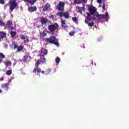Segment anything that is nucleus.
Here are the masks:
<instances>
[{"instance_id":"f257e3e1","label":"nucleus","mask_w":129,"mask_h":129,"mask_svg":"<svg viewBox=\"0 0 129 129\" xmlns=\"http://www.w3.org/2000/svg\"><path fill=\"white\" fill-rule=\"evenodd\" d=\"M44 40L47 43H50V44H53L56 46H59V42H58V39L56 38L54 36H50L49 38H45Z\"/></svg>"},{"instance_id":"f03ea898","label":"nucleus","mask_w":129,"mask_h":129,"mask_svg":"<svg viewBox=\"0 0 129 129\" xmlns=\"http://www.w3.org/2000/svg\"><path fill=\"white\" fill-rule=\"evenodd\" d=\"M59 29V24L57 23H54L53 24L48 25V30L50 33H54Z\"/></svg>"},{"instance_id":"7ed1b4c3","label":"nucleus","mask_w":129,"mask_h":129,"mask_svg":"<svg viewBox=\"0 0 129 129\" xmlns=\"http://www.w3.org/2000/svg\"><path fill=\"white\" fill-rule=\"evenodd\" d=\"M95 16H96L99 20L105 19L106 22H108V20H109V15H108V13L107 12L105 13V15H104V14L99 15L98 12H96V13L95 14Z\"/></svg>"},{"instance_id":"20e7f679","label":"nucleus","mask_w":129,"mask_h":129,"mask_svg":"<svg viewBox=\"0 0 129 129\" xmlns=\"http://www.w3.org/2000/svg\"><path fill=\"white\" fill-rule=\"evenodd\" d=\"M18 0H13V1H10L9 2V5H10V10L11 12H13L14 10L17 8L18 6V3H17Z\"/></svg>"},{"instance_id":"39448f33","label":"nucleus","mask_w":129,"mask_h":129,"mask_svg":"<svg viewBox=\"0 0 129 129\" xmlns=\"http://www.w3.org/2000/svg\"><path fill=\"white\" fill-rule=\"evenodd\" d=\"M56 16L59 17V19H62L63 17H64L65 19H69V16H70V14H69L68 12H60L56 13Z\"/></svg>"},{"instance_id":"423d86ee","label":"nucleus","mask_w":129,"mask_h":129,"mask_svg":"<svg viewBox=\"0 0 129 129\" xmlns=\"http://www.w3.org/2000/svg\"><path fill=\"white\" fill-rule=\"evenodd\" d=\"M39 66V62L35 63V68L33 70V73H34L36 75L40 76V73H41V69H40Z\"/></svg>"},{"instance_id":"0eeeda50","label":"nucleus","mask_w":129,"mask_h":129,"mask_svg":"<svg viewBox=\"0 0 129 129\" xmlns=\"http://www.w3.org/2000/svg\"><path fill=\"white\" fill-rule=\"evenodd\" d=\"M65 8V3L63 2H60L58 3L56 6V10L60 12H64Z\"/></svg>"},{"instance_id":"6e6552de","label":"nucleus","mask_w":129,"mask_h":129,"mask_svg":"<svg viewBox=\"0 0 129 129\" xmlns=\"http://www.w3.org/2000/svg\"><path fill=\"white\" fill-rule=\"evenodd\" d=\"M13 26V22L11 21H8L6 25L4 24V27L5 29H11V30H14V27Z\"/></svg>"},{"instance_id":"1a4fd4ad","label":"nucleus","mask_w":129,"mask_h":129,"mask_svg":"<svg viewBox=\"0 0 129 129\" xmlns=\"http://www.w3.org/2000/svg\"><path fill=\"white\" fill-rule=\"evenodd\" d=\"M12 46H14V50H16V49H17L18 52H21V51L23 50V49H24V47H23L22 46H19L15 42L12 43Z\"/></svg>"},{"instance_id":"9d476101","label":"nucleus","mask_w":129,"mask_h":129,"mask_svg":"<svg viewBox=\"0 0 129 129\" xmlns=\"http://www.w3.org/2000/svg\"><path fill=\"white\" fill-rule=\"evenodd\" d=\"M88 10L91 15H95L96 13V8L93 6H91L88 8Z\"/></svg>"},{"instance_id":"9b49d317","label":"nucleus","mask_w":129,"mask_h":129,"mask_svg":"<svg viewBox=\"0 0 129 129\" xmlns=\"http://www.w3.org/2000/svg\"><path fill=\"white\" fill-rule=\"evenodd\" d=\"M46 58L44 57V55L40 57L39 59H38L36 63H39V65H40V63H42V64H46Z\"/></svg>"},{"instance_id":"f8f14e48","label":"nucleus","mask_w":129,"mask_h":129,"mask_svg":"<svg viewBox=\"0 0 129 129\" xmlns=\"http://www.w3.org/2000/svg\"><path fill=\"white\" fill-rule=\"evenodd\" d=\"M50 8H51V5H50V3H46V4L43 8V12H48V10H49Z\"/></svg>"},{"instance_id":"ddd939ff","label":"nucleus","mask_w":129,"mask_h":129,"mask_svg":"<svg viewBox=\"0 0 129 129\" xmlns=\"http://www.w3.org/2000/svg\"><path fill=\"white\" fill-rule=\"evenodd\" d=\"M61 23V27L62 28H64V29H66L68 28L67 24H66V20H63L62 19H60Z\"/></svg>"},{"instance_id":"4468645a","label":"nucleus","mask_w":129,"mask_h":129,"mask_svg":"<svg viewBox=\"0 0 129 129\" xmlns=\"http://www.w3.org/2000/svg\"><path fill=\"white\" fill-rule=\"evenodd\" d=\"M43 51H45L44 53H43V55H47V54H48V50L44 49L43 47H41V49L39 51V56H42Z\"/></svg>"},{"instance_id":"2eb2a0df","label":"nucleus","mask_w":129,"mask_h":129,"mask_svg":"<svg viewBox=\"0 0 129 129\" xmlns=\"http://www.w3.org/2000/svg\"><path fill=\"white\" fill-rule=\"evenodd\" d=\"M28 12H29V13H33L34 12H36V11H37V7L36 6L29 7L28 9Z\"/></svg>"},{"instance_id":"dca6fc26","label":"nucleus","mask_w":129,"mask_h":129,"mask_svg":"<svg viewBox=\"0 0 129 129\" xmlns=\"http://www.w3.org/2000/svg\"><path fill=\"white\" fill-rule=\"evenodd\" d=\"M37 1L38 0H23L25 3H29V4H30L32 6H34Z\"/></svg>"},{"instance_id":"f3484780","label":"nucleus","mask_w":129,"mask_h":129,"mask_svg":"<svg viewBox=\"0 0 129 129\" xmlns=\"http://www.w3.org/2000/svg\"><path fill=\"white\" fill-rule=\"evenodd\" d=\"M9 86H10V83H7L6 84H3L1 87L2 88H5V90H9Z\"/></svg>"},{"instance_id":"a211bd4d","label":"nucleus","mask_w":129,"mask_h":129,"mask_svg":"<svg viewBox=\"0 0 129 129\" xmlns=\"http://www.w3.org/2000/svg\"><path fill=\"white\" fill-rule=\"evenodd\" d=\"M40 22L42 25H45L48 23V20L46 19V18L41 17L40 19Z\"/></svg>"},{"instance_id":"6ab92c4d","label":"nucleus","mask_w":129,"mask_h":129,"mask_svg":"<svg viewBox=\"0 0 129 129\" xmlns=\"http://www.w3.org/2000/svg\"><path fill=\"white\" fill-rule=\"evenodd\" d=\"M85 23L86 24H87L88 25L89 27H93L94 26V22H92L90 23H89V22L87 20H85Z\"/></svg>"},{"instance_id":"aec40b11","label":"nucleus","mask_w":129,"mask_h":129,"mask_svg":"<svg viewBox=\"0 0 129 129\" xmlns=\"http://www.w3.org/2000/svg\"><path fill=\"white\" fill-rule=\"evenodd\" d=\"M16 35H17V32H16V31H12L10 32V35H11V38H15V37H16Z\"/></svg>"},{"instance_id":"412c9836","label":"nucleus","mask_w":129,"mask_h":129,"mask_svg":"<svg viewBox=\"0 0 129 129\" xmlns=\"http://www.w3.org/2000/svg\"><path fill=\"white\" fill-rule=\"evenodd\" d=\"M4 64L7 66V67H8V66H11V65H12V62L10 60H7L6 61H4Z\"/></svg>"},{"instance_id":"4be33fe9","label":"nucleus","mask_w":129,"mask_h":129,"mask_svg":"<svg viewBox=\"0 0 129 129\" xmlns=\"http://www.w3.org/2000/svg\"><path fill=\"white\" fill-rule=\"evenodd\" d=\"M40 37H42V38H44V37H46L47 36V33L44 31L43 32H40Z\"/></svg>"},{"instance_id":"5701e85b","label":"nucleus","mask_w":129,"mask_h":129,"mask_svg":"<svg viewBox=\"0 0 129 129\" xmlns=\"http://www.w3.org/2000/svg\"><path fill=\"white\" fill-rule=\"evenodd\" d=\"M6 36H7V33L4 32H2L0 34V39H4V38H6Z\"/></svg>"},{"instance_id":"b1692460","label":"nucleus","mask_w":129,"mask_h":129,"mask_svg":"<svg viewBox=\"0 0 129 129\" xmlns=\"http://www.w3.org/2000/svg\"><path fill=\"white\" fill-rule=\"evenodd\" d=\"M74 4L75 5H80V4H82V0H75Z\"/></svg>"},{"instance_id":"393cba45","label":"nucleus","mask_w":129,"mask_h":129,"mask_svg":"<svg viewBox=\"0 0 129 129\" xmlns=\"http://www.w3.org/2000/svg\"><path fill=\"white\" fill-rule=\"evenodd\" d=\"M23 40L25 44H26V43H29V42H30V40H29V37H25V39H24Z\"/></svg>"},{"instance_id":"a878e982","label":"nucleus","mask_w":129,"mask_h":129,"mask_svg":"<svg viewBox=\"0 0 129 129\" xmlns=\"http://www.w3.org/2000/svg\"><path fill=\"white\" fill-rule=\"evenodd\" d=\"M12 73H13L12 70H9L6 72V75H8V76H10V75H12Z\"/></svg>"},{"instance_id":"bb28decb","label":"nucleus","mask_w":129,"mask_h":129,"mask_svg":"<svg viewBox=\"0 0 129 129\" xmlns=\"http://www.w3.org/2000/svg\"><path fill=\"white\" fill-rule=\"evenodd\" d=\"M51 70L50 69H48L45 71V75H48V74H50L51 73Z\"/></svg>"},{"instance_id":"cd10ccee","label":"nucleus","mask_w":129,"mask_h":129,"mask_svg":"<svg viewBox=\"0 0 129 129\" xmlns=\"http://www.w3.org/2000/svg\"><path fill=\"white\" fill-rule=\"evenodd\" d=\"M72 20L73 22H75V23H76V24H78V20H77V18L73 17L72 18Z\"/></svg>"},{"instance_id":"c85d7f7f","label":"nucleus","mask_w":129,"mask_h":129,"mask_svg":"<svg viewBox=\"0 0 129 129\" xmlns=\"http://www.w3.org/2000/svg\"><path fill=\"white\" fill-rule=\"evenodd\" d=\"M55 63L56 64H59V62H60V58H59V57H57L55 59Z\"/></svg>"},{"instance_id":"c756f323","label":"nucleus","mask_w":129,"mask_h":129,"mask_svg":"<svg viewBox=\"0 0 129 129\" xmlns=\"http://www.w3.org/2000/svg\"><path fill=\"white\" fill-rule=\"evenodd\" d=\"M4 26L5 23L2 19H0V27H4Z\"/></svg>"},{"instance_id":"7c9ffc66","label":"nucleus","mask_w":129,"mask_h":129,"mask_svg":"<svg viewBox=\"0 0 129 129\" xmlns=\"http://www.w3.org/2000/svg\"><path fill=\"white\" fill-rule=\"evenodd\" d=\"M28 58L29 56L27 55L24 56V62H27L28 61Z\"/></svg>"},{"instance_id":"2f4dec72","label":"nucleus","mask_w":129,"mask_h":129,"mask_svg":"<svg viewBox=\"0 0 129 129\" xmlns=\"http://www.w3.org/2000/svg\"><path fill=\"white\" fill-rule=\"evenodd\" d=\"M74 34H75V31H72L69 33V35L70 36H71V37H72V36H74Z\"/></svg>"},{"instance_id":"473e14b6","label":"nucleus","mask_w":129,"mask_h":129,"mask_svg":"<svg viewBox=\"0 0 129 129\" xmlns=\"http://www.w3.org/2000/svg\"><path fill=\"white\" fill-rule=\"evenodd\" d=\"M0 58H2L3 59L6 58V56L4 55V53L0 52Z\"/></svg>"},{"instance_id":"72a5a7b5","label":"nucleus","mask_w":129,"mask_h":129,"mask_svg":"<svg viewBox=\"0 0 129 129\" xmlns=\"http://www.w3.org/2000/svg\"><path fill=\"white\" fill-rule=\"evenodd\" d=\"M89 77L92 78L93 76H94V73H89Z\"/></svg>"},{"instance_id":"f704fd0d","label":"nucleus","mask_w":129,"mask_h":129,"mask_svg":"<svg viewBox=\"0 0 129 129\" xmlns=\"http://www.w3.org/2000/svg\"><path fill=\"white\" fill-rule=\"evenodd\" d=\"M20 38L22 40H24L26 38V36L23 34H21L20 35Z\"/></svg>"},{"instance_id":"c9c22d12","label":"nucleus","mask_w":129,"mask_h":129,"mask_svg":"<svg viewBox=\"0 0 129 129\" xmlns=\"http://www.w3.org/2000/svg\"><path fill=\"white\" fill-rule=\"evenodd\" d=\"M85 21H91V17H86V19L85 20Z\"/></svg>"},{"instance_id":"e433bc0d","label":"nucleus","mask_w":129,"mask_h":129,"mask_svg":"<svg viewBox=\"0 0 129 129\" xmlns=\"http://www.w3.org/2000/svg\"><path fill=\"white\" fill-rule=\"evenodd\" d=\"M88 0H82V4H86Z\"/></svg>"},{"instance_id":"4c0bfd02","label":"nucleus","mask_w":129,"mask_h":129,"mask_svg":"<svg viewBox=\"0 0 129 129\" xmlns=\"http://www.w3.org/2000/svg\"><path fill=\"white\" fill-rule=\"evenodd\" d=\"M77 8L79 10V12H82V7H77Z\"/></svg>"},{"instance_id":"58836bf2","label":"nucleus","mask_w":129,"mask_h":129,"mask_svg":"<svg viewBox=\"0 0 129 129\" xmlns=\"http://www.w3.org/2000/svg\"><path fill=\"white\" fill-rule=\"evenodd\" d=\"M0 4L1 5H5V0H0Z\"/></svg>"},{"instance_id":"ea45409f","label":"nucleus","mask_w":129,"mask_h":129,"mask_svg":"<svg viewBox=\"0 0 129 129\" xmlns=\"http://www.w3.org/2000/svg\"><path fill=\"white\" fill-rule=\"evenodd\" d=\"M102 9H103V10H104V11H105V3H104V4H103Z\"/></svg>"},{"instance_id":"a19ab883","label":"nucleus","mask_w":129,"mask_h":129,"mask_svg":"<svg viewBox=\"0 0 129 129\" xmlns=\"http://www.w3.org/2000/svg\"><path fill=\"white\" fill-rule=\"evenodd\" d=\"M50 18H51V19H52V20H55V18H54V15L50 16Z\"/></svg>"},{"instance_id":"79ce46f5","label":"nucleus","mask_w":129,"mask_h":129,"mask_svg":"<svg viewBox=\"0 0 129 129\" xmlns=\"http://www.w3.org/2000/svg\"><path fill=\"white\" fill-rule=\"evenodd\" d=\"M87 17H90L91 18V15H90V14L87 13Z\"/></svg>"},{"instance_id":"37998d69","label":"nucleus","mask_w":129,"mask_h":129,"mask_svg":"<svg viewBox=\"0 0 129 129\" xmlns=\"http://www.w3.org/2000/svg\"><path fill=\"white\" fill-rule=\"evenodd\" d=\"M97 2L98 3V4H101V3H102L101 0H97Z\"/></svg>"},{"instance_id":"c03bdc74","label":"nucleus","mask_w":129,"mask_h":129,"mask_svg":"<svg viewBox=\"0 0 129 129\" xmlns=\"http://www.w3.org/2000/svg\"><path fill=\"white\" fill-rule=\"evenodd\" d=\"M4 47H5V48H8V44H4Z\"/></svg>"},{"instance_id":"a18cd8bd","label":"nucleus","mask_w":129,"mask_h":129,"mask_svg":"<svg viewBox=\"0 0 129 129\" xmlns=\"http://www.w3.org/2000/svg\"><path fill=\"white\" fill-rule=\"evenodd\" d=\"M85 8H84V7H82V11H85Z\"/></svg>"},{"instance_id":"49530a36","label":"nucleus","mask_w":129,"mask_h":129,"mask_svg":"<svg viewBox=\"0 0 129 129\" xmlns=\"http://www.w3.org/2000/svg\"><path fill=\"white\" fill-rule=\"evenodd\" d=\"M92 20H96V18L95 17H92V18H91Z\"/></svg>"},{"instance_id":"de8ad7c7","label":"nucleus","mask_w":129,"mask_h":129,"mask_svg":"<svg viewBox=\"0 0 129 129\" xmlns=\"http://www.w3.org/2000/svg\"><path fill=\"white\" fill-rule=\"evenodd\" d=\"M41 72L42 73V74H44L45 73V71H41Z\"/></svg>"},{"instance_id":"09e8293b","label":"nucleus","mask_w":129,"mask_h":129,"mask_svg":"<svg viewBox=\"0 0 129 129\" xmlns=\"http://www.w3.org/2000/svg\"><path fill=\"white\" fill-rule=\"evenodd\" d=\"M3 80H4V78H1L0 81H3Z\"/></svg>"},{"instance_id":"8fccbe9b","label":"nucleus","mask_w":129,"mask_h":129,"mask_svg":"<svg viewBox=\"0 0 129 129\" xmlns=\"http://www.w3.org/2000/svg\"><path fill=\"white\" fill-rule=\"evenodd\" d=\"M2 92H3V91L0 89V93H2Z\"/></svg>"},{"instance_id":"3c124183","label":"nucleus","mask_w":129,"mask_h":129,"mask_svg":"<svg viewBox=\"0 0 129 129\" xmlns=\"http://www.w3.org/2000/svg\"><path fill=\"white\" fill-rule=\"evenodd\" d=\"M2 59H0V64H1V63H2Z\"/></svg>"}]
</instances>
